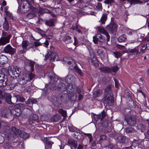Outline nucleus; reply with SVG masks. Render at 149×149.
Instances as JSON below:
<instances>
[{"instance_id":"36","label":"nucleus","mask_w":149,"mask_h":149,"mask_svg":"<svg viewBox=\"0 0 149 149\" xmlns=\"http://www.w3.org/2000/svg\"><path fill=\"white\" fill-rule=\"evenodd\" d=\"M139 50L136 47H135L131 49L130 51V52L132 53L133 55H136L139 54Z\"/></svg>"},{"instance_id":"27","label":"nucleus","mask_w":149,"mask_h":149,"mask_svg":"<svg viewBox=\"0 0 149 149\" xmlns=\"http://www.w3.org/2000/svg\"><path fill=\"white\" fill-rule=\"evenodd\" d=\"M37 10L38 9L36 8V10L35 12L34 11H30L32 13H28L26 16V17L29 19H31L33 18L36 16L35 14L37 11Z\"/></svg>"},{"instance_id":"41","label":"nucleus","mask_w":149,"mask_h":149,"mask_svg":"<svg viewBox=\"0 0 149 149\" xmlns=\"http://www.w3.org/2000/svg\"><path fill=\"white\" fill-rule=\"evenodd\" d=\"M125 131L127 133L134 132L136 131L134 128L131 127L126 128Z\"/></svg>"},{"instance_id":"12","label":"nucleus","mask_w":149,"mask_h":149,"mask_svg":"<svg viewBox=\"0 0 149 149\" xmlns=\"http://www.w3.org/2000/svg\"><path fill=\"white\" fill-rule=\"evenodd\" d=\"M117 27V26L116 24L111 22L107 25V29L112 33L116 31Z\"/></svg>"},{"instance_id":"42","label":"nucleus","mask_w":149,"mask_h":149,"mask_svg":"<svg viewBox=\"0 0 149 149\" xmlns=\"http://www.w3.org/2000/svg\"><path fill=\"white\" fill-rule=\"evenodd\" d=\"M19 136L24 139H26L28 138L29 135V134L26 133V132H24L22 134L21 133Z\"/></svg>"},{"instance_id":"6","label":"nucleus","mask_w":149,"mask_h":149,"mask_svg":"<svg viewBox=\"0 0 149 149\" xmlns=\"http://www.w3.org/2000/svg\"><path fill=\"white\" fill-rule=\"evenodd\" d=\"M35 62L33 61H28L25 63V69L28 72H33L34 71V67Z\"/></svg>"},{"instance_id":"9","label":"nucleus","mask_w":149,"mask_h":149,"mask_svg":"<svg viewBox=\"0 0 149 149\" xmlns=\"http://www.w3.org/2000/svg\"><path fill=\"white\" fill-rule=\"evenodd\" d=\"M93 40L95 43H97V41L101 42H104L105 41V39L104 36H103L100 34L98 33L96 36L93 37Z\"/></svg>"},{"instance_id":"37","label":"nucleus","mask_w":149,"mask_h":149,"mask_svg":"<svg viewBox=\"0 0 149 149\" xmlns=\"http://www.w3.org/2000/svg\"><path fill=\"white\" fill-rule=\"evenodd\" d=\"M39 12L41 14L44 13H51L50 11L49 10L45 8H40Z\"/></svg>"},{"instance_id":"7","label":"nucleus","mask_w":149,"mask_h":149,"mask_svg":"<svg viewBox=\"0 0 149 149\" xmlns=\"http://www.w3.org/2000/svg\"><path fill=\"white\" fill-rule=\"evenodd\" d=\"M4 131L3 133L6 137L9 139H11L13 137V134L10 132V127L7 125L3 126Z\"/></svg>"},{"instance_id":"18","label":"nucleus","mask_w":149,"mask_h":149,"mask_svg":"<svg viewBox=\"0 0 149 149\" xmlns=\"http://www.w3.org/2000/svg\"><path fill=\"white\" fill-rule=\"evenodd\" d=\"M63 60L65 61V64H68L70 65V67H72L74 66L75 62L74 60L70 59H68L66 58H65Z\"/></svg>"},{"instance_id":"54","label":"nucleus","mask_w":149,"mask_h":149,"mask_svg":"<svg viewBox=\"0 0 149 149\" xmlns=\"http://www.w3.org/2000/svg\"><path fill=\"white\" fill-rule=\"evenodd\" d=\"M58 98L54 96L52 97V102L54 103L57 102H58Z\"/></svg>"},{"instance_id":"47","label":"nucleus","mask_w":149,"mask_h":149,"mask_svg":"<svg viewBox=\"0 0 149 149\" xmlns=\"http://www.w3.org/2000/svg\"><path fill=\"white\" fill-rule=\"evenodd\" d=\"M6 14L10 19L12 20L14 19V17L11 13L9 12V11H6Z\"/></svg>"},{"instance_id":"31","label":"nucleus","mask_w":149,"mask_h":149,"mask_svg":"<svg viewBox=\"0 0 149 149\" xmlns=\"http://www.w3.org/2000/svg\"><path fill=\"white\" fill-rule=\"evenodd\" d=\"M11 130L13 133L16 135L19 136L20 134H21V131L15 127H12L11 128Z\"/></svg>"},{"instance_id":"4","label":"nucleus","mask_w":149,"mask_h":149,"mask_svg":"<svg viewBox=\"0 0 149 149\" xmlns=\"http://www.w3.org/2000/svg\"><path fill=\"white\" fill-rule=\"evenodd\" d=\"M104 100L109 106H112L114 102L113 94L111 93L107 94L104 98Z\"/></svg>"},{"instance_id":"3","label":"nucleus","mask_w":149,"mask_h":149,"mask_svg":"<svg viewBox=\"0 0 149 149\" xmlns=\"http://www.w3.org/2000/svg\"><path fill=\"white\" fill-rule=\"evenodd\" d=\"M65 81L67 84V86L68 88L70 89H72L73 88L72 84L74 83L75 81L74 77L71 75H68L64 79Z\"/></svg>"},{"instance_id":"56","label":"nucleus","mask_w":149,"mask_h":149,"mask_svg":"<svg viewBox=\"0 0 149 149\" xmlns=\"http://www.w3.org/2000/svg\"><path fill=\"white\" fill-rule=\"evenodd\" d=\"M71 38V37L70 36H67L63 37V40L64 41H66L69 40Z\"/></svg>"},{"instance_id":"48","label":"nucleus","mask_w":149,"mask_h":149,"mask_svg":"<svg viewBox=\"0 0 149 149\" xmlns=\"http://www.w3.org/2000/svg\"><path fill=\"white\" fill-rule=\"evenodd\" d=\"M58 112L64 117H65L66 116L67 113L66 111L62 109H61L59 110Z\"/></svg>"},{"instance_id":"24","label":"nucleus","mask_w":149,"mask_h":149,"mask_svg":"<svg viewBox=\"0 0 149 149\" xmlns=\"http://www.w3.org/2000/svg\"><path fill=\"white\" fill-rule=\"evenodd\" d=\"M58 55L57 53L55 51L51 52V61H54L56 58L57 60Z\"/></svg>"},{"instance_id":"34","label":"nucleus","mask_w":149,"mask_h":149,"mask_svg":"<svg viewBox=\"0 0 149 149\" xmlns=\"http://www.w3.org/2000/svg\"><path fill=\"white\" fill-rule=\"evenodd\" d=\"M127 40L126 36L125 34H123L120 36L118 38V40L119 42H121L125 41Z\"/></svg>"},{"instance_id":"43","label":"nucleus","mask_w":149,"mask_h":149,"mask_svg":"<svg viewBox=\"0 0 149 149\" xmlns=\"http://www.w3.org/2000/svg\"><path fill=\"white\" fill-rule=\"evenodd\" d=\"M85 45L87 47V48L90 52H91L92 51V49L91 46V43L89 42H87L86 43Z\"/></svg>"},{"instance_id":"44","label":"nucleus","mask_w":149,"mask_h":149,"mask_svg":"<svg viewBox=\"0 0 149 149\" xmlns=\"http://www.w3.org/2000/svg\"><path fill=\"white\" fill-rule=\"evenodd\" d=\"M113 86L112 85H108L106 88L105 91L106 92L111 91H112V88Z\"/></svg>"},{"instance_id":"33","label":"nucleus","mask_w":149,"mask_h":149,"mask_svg":"<svg viewBox=\"0 0 149 149\" xmlns=\"http://www.w3.org/2000/svg\"><path fill=\"white\" fill-rule=\"evenodd\" d=\"M12 111L14 113V114L17 116H20L21 113V111L19 109H13Z\"/></svg>"},{"instance_id":"51","label":"nucleus","mask_w":149,"mask_h":149,"mask_svg":"<svg viewBox=\"0 0 149 149\" xmlns=\"http://www.w3.org/2000/svg\"><path fill=\"white\" fill-rule=\"evenodd\" d=\"M116 47L117 48L120 49H125V47L124 46L118 44H116Z\"/></svg>"},{"instance_id":"52","label":"nucleus","mask_w":149,"mask_h":149,"mask_svg":"<svg viewBox=\"0 0 149 149\" xmlns=\"http://www.w3.org/2000/svg\"><path fill=\"white\" fill-rule=\"evenodd\" d=\"M114 0H105L104 3L108 4L111 5L112 3L113 2Z\"/></svg>"},{"instance_id":"15","label":"nucleus","mask_w":149,"mask_h":149,"mask_svg":"<svg viewBox=\"0 0 149 149\" xmlns=\"http://www.w3.org/2000/svg\"><path fill=\"white\" fill-rule=\"evenodd\" d=\"M97 31L100 33L105 35L107 37V41H109L110 37V36L105 29L101 26L97 27Z\"/></svg>"},{"instance_id":"35","label":"nucleus","mask_w":149,"mask_h":149,"mask_svg":"<svg viewBox=\"0 0 149 149\" xmlns=\"http://www.w3.org/2000/svg\"><path fill=\"white\" fill-rule=\"evenodd\" d=\"M127 1L130 3L131 5H135L141 3V1L139 0H127Z\"/></svg>"},{"instance_id":"22","label":"nucleus","mask_w":149,"mask_h":149,"mask_svg":"<svg viewBox=\"0 0 149 149\" xmlns=\"http://www.w3.org/2000/svg\"><path fill=\"white\" fill-rule=\"evenodd\" d=\"M44 142H45L46 144L45 147L47 149H51L52 148V144L54 143L52 141L47 140L46 139H45Z\"/></svg>"},{"instance_id":"38","label":"nucleus","mask_w":149,"mask_h":149,"mask_svg":"<svg viewBox=\"0 0 149 149\" xmlns=\"http://www.w3.org/2000/svg\"><path fill=\"white\" fill-rule=\"evenodd\" d=\"M33 87L31 84H30L28 86H26L25 88L24 89V91L25 92H28L30 91Z\"/></svg>"},{"instance_id":"26","label":"nucleus","mask_w":149,"mask_h":149,"mask_svg":"<svg viewBox=\"0 0 149 149\" xmlns=\"http://www.w3.org/2000/svg\"><path fill=\"white\" fill-rule=\"evenodd\" d=\"M55 21V20L54 19H51L49 20H46L45 24L49 26H54Z\"/></svg>"},{"instance_id":"23","label":"nucleus","mask_w":149,"mask_h":149,"mask_svg":"<svg viewBox=\"0 0 149 149\" xmlns=\"http://www.w3.org/2000/svg\"><path fill=\"white\" fill-rule=\"evenodd\" d=\"M102 93L103 91L102 90L98 89L93 93V97H97L101 96L102 94Z\"/></svg>"},{"instance_id":"11","label":"nucleus","mask_w":149,"mask_h":149,"mask_svg":"<svg viewBox=\"0 0 149 149\" xmlns=\"http://www.w3.org/2000/svg\"><path fill=\"white\" fill-rule=\"evenodd\" d=\"M5 52L11 55L14 54L16 51L15 49L13 48L10 45L6 46L4 49Z\"/></svg>"},{"instance_id":"19","label":"nucleus","mask_w":149,"mask_h":149,"mask_svg":"<svg viewBox=\"0 0 149 149\" xmlns=\"http://www.w3.org/2000/svg\"><path fill=\"white\" fill-rule=\"evenodd\" d=\"M9 109L8 108L2 109L1 112V114L3 117L7 118L9 114Z\"/></svg>"},{"instance_id":"10","label":"nucleus","mask_w":149,"mask_h":149,"mask_svg":"<svg viewBox=\"0 0 149 149\" xmlns=\"http://www.w3.org/2000/svg\"><path fill=\"white\" fill-rule=\"evenodd\" d=\"M27 40L23 41L22 43V46L23 49L27 50L30 48L34 47L33 44L29 43Z\"/></svg>"},{"instance_id":"62","label":"nucleus","mask_w":149,"mask_h":149,"mask_svg":"<svg viewBox=\"0 0 149 149\" xmlns=\"http://www.w3.org/2000/svg\"><path fill=\"white\" fill-rule=\"evenodd\" d=\"M25 49H22L20 50H19L18 51V53H19V54H23L24 53H25L26 52V50H25Z\"/></svg>"},{"instance_id":"8","label":"nucleus","mask_w":149,"mask_h":149,"mask_svg":"<svg viewBox=\"0 0 149 149\" xmlns=\"http://www.w3.org/2000/svg\"><path fill=\"white\" fill-rule=\"evenodd\" d=\"M7 80L5 81L4 80L0 79V87L3 88L5 87V89L7 90H12L13 89V86L12 87V84L9 85Z\"/></svg>"},{"instance_id":"2","label":"nucleus","mask_w":149,"mask_h":149,"mask_svg":"<svg viewBox=\"0 0 149 149\" xmlns=\"http://www.w3.org/2000/svg\"><path fill=\"white\" fill-rule=\"evenodd\" d=\"M125 119L127 124L130 126H134L136 123V116L132 115L130 112L125 114Z\"/></svg>"},{"instance_id":"63","label":"nucleus","mask_w":149,"mask_h":149,"mask_svg":"<svg viewBox=\"0 0 149 149\" xmlns=\"http://www.w3.org/2000/svg\"><path fill=\"white\" fill-rule=\"evenodd\" d=\"M120 140H119L120 142L124 143L125 142V137H120Z\"/></svg>"},{"instance_id":"30","label":"nucleus","mask_w":149,"mask_h":149,"mask_svg":"<svg viewBox=\"0 0 149 149\" xmlns=\"http://www.w3.org/2000/svg\"><path fill=\"white\" fill-rule=\"evenodd\" d=\"M126 52V51H124L122 52V53L120 52H113V54L114 56L115 57L117 58H118L122 55V54Z\"/></svg>"},{"instance_id":"49","label":"nucleus","mask_w":149,"mask_h":149,"mask_svg":"<svg viewBox=\"0 0 149 149\" xmlns=\"http://www.w3.org/2000/svg\"><path fill=\"white\" fill-rule=\"evenodd\" d=\"M138 127L139 129H140L141 131L142 132H143L145 129V126L144 125L141 124H140L138 125Z\"/></svg>"},{"instance_id":"17","label":"nucleus","mask_w":149,"mask_h":149,"mask_svg":"<svg viewBox=\"0 0 149 149\" xmlns=\"http://www.w3.org/2000/svg\"><path fill=\"white\" fill-rule=\"evenodd\" d=\"M68 144L71 147H73L75 149L77 148V141L74 139H68Z\"/></svg>"},{"instance_id":"55","label":"nucleus","mask_w":149,"mask_h":149,"mask_svg":"<svg viewBox=\"0 0 149 149\" xmlns=\"http://www.w3.org/2000/svg\"><path fill=\"white\" fill-rule=\"evenodd\" d=\"M113 72H116L118 69V67L117 65H114L112 67Z\"/></svg>"},{"instance_id":"13","label":"nucleus","mask_w":149,"mask_h":149,"mask_svg":"<svg viewBox=\"0 0 149 149\" xmlns=\"http://www.w3.org/2000/svg\"><path fill=\"white\" fill-rule=\"evenodd\" d=\"M10 35L6 36H3L0 38V46L3 45L8 43L10 41Z\"/></svg>"},{"instance_id":"20","label":"nucleus","mask_w":149,"mask_h":149,"mask_svg":"<svg viewBox=\"0 0 149 149\" xmlns=\"http://www.w3.org/2000/svg\"><path fill=\"white\" fill-rule=\"evenodd\" d=\"M4 97L5 101L7 103L9 104H11L12 103L14 104L15 103V102H11V96L10 94L5 93L4 94Z\"/></svg>"},{"instance_id":"1","label":"nucleus","mask_w":149,"mask_h":149,"mask_svg":"<svg viewBox=\"0 0 149 149\" xmlns=\"http://www.w3.org/2000/svg\"><path fill=\"white\" fill-rule=\"evenodd\" d=\"M36 8L26 1H23L19 6L18 11L22 13H25L29 11L36 12Z\"/></svg>"},{"instance_id":"39","label":"nucleus","mask_w":149,"mask_h":149,"mask_svg":"<svg viewBox=\"0 0 149 149\" xmlns=\"http://www.w3.org/2000/svg\"><path fill=\"white\" fill-rule=\"evenodd\" d=\"M100 70L105 73L109 72L111 71V69L110 68L107 67H103L100 68Z\"/></svg>"},{"instance_id":"46","label":"nucleus","mask_w":149,"mask_h":149,"mask_svg":"<svg viewBox=\"0 0 149 149\" xmlns=\"http://www.w3.org/2000/svg\"><path fill=\"white\" fill-rule=\"evenodd\" d=\"M68 128L70 131L72 132H74L77 129L76 127L72 125H69Z\"/></svg>"},{"instance_id":"57","label":"nucleus","mask_w":149,"mask_h":149,"mask_svg":"<svg viewBox=\"0 0 149 149\" xmlns=\"http://www.w3.org/2000/svg\"><path fill=\"white\" fill-rule=\"evenodd\" d=\"M147 47L146 45H143L140 49L141 52L142 53L144 52V50L146 49Z\"/></svg>"},{"instance_id":"21","label":"nucleus","mask_w":149,"mask_h":149,"mask_svg":"<svg viewBox=\"0 0 149 149\" xmlns=\"http://www.w3.org/2000/svg\"><path fill=\"white\" fill-rule=\"evenodd\" d=\"M13 99H14L15 100V103L17 102V101L23 102L25 100V99L24 97L19 95H16L13 96Z\"/></svg>"},{"instance_id":"64","label":"nucleus","mask_w":149,"mask_h":149,"mask_svg":"<svg viewBox=\"0 0 149 149\" xmlns=\"http://www.w3.org/2000/svg\"><path fill=\"white\" fill-rule=\"evenodd\" d=\"M102 115L101 119H103L106 116V114L104 110H103L101 113Z\"/></svg>"},{"instance_id":"45","label":"nucleus","mask_w":149,"mask_h":149,"mask_svg":"<svg viewBox=\"0 0 149 149\" xmlns=\"http://www.w3.org/2000/svg\"><path fill=\"white\" fill-rule=\"evenodd\" d=\"M96 8L99 11H101L102 9V7L101 3L98 2L97 3Z\"/></svg>"},{"instance_id":"14","label":"nucleus","mask_w":149,"mask_h":149,"mask_svg":"<svg viewBox=\"0 0 149 149\" xmlns=\"http://www.w3.org/2000/svg\"><path fill=\"white\" fill-rule=\"evenodd\" d=\"M38 119V116L36 114L32 113L30 114L29 117L28 121L30 124L32 125Z\"/></svg>"},{"instance_id":"58","label":"nucleus","mask_w":149,"mask_h":149,"mask_svg":"<svg viewBox=\"0 0 149 149\" xmlns=\"http://www.w3.org/2000/svg\"><path fill=\"white\" fill-rule=\"evenodd\" d=\"M78 25L76 24H73L72 27V29L73 30H75V31L77 30L78 29Z\"/></svg>"},{"instance_id":"32","label":"nucleus","mask_w":149,"mask_h":149,"mask_svg":"<svg viewBox=\"0 0 149 149\" xmlns=\"http://www.w3.org/2000/svg\"><path fill=\"white\" fill-rule=\"evenodd\" d=\"M4 21L3 24V27L4 29L7 31L9 29L8 22L6 18H4Z\"/></svg>"},{"instance_id":"29","label":"nucleus","mask_w":149,"mask_h":149,"mask_svg":"<svg viewBox=\"0 0 149 149\" xmlns=\"http://www.w3.org/2000/svg\"><path fill=\"white\" fill-rule=\"evenodd\" d=\"M107 15L106 13L102 14L99 22H101L102 24H104L105 22L107 19Z\"/></svg>"},{"instance_id":"16","label":"nucleus","mask_w":149,"mask_h":149,"mask_svg":"<svg viewBox=\"0 0 149 149\" xmlns=\"http://www.w3.org/2000/svg\"><path fill=\"white\" fill-rule=\"evenodd\" d=\"M22 77L24 81L27 82L33 79L35 77V75L31 72L29 75L24 74L23 75Z\"/></svg>"},{"instance_id":"61","label":"nucleus","mask_w":149,"mask_h":149,"mask_svg":"<svg viewBox=\"0 0 149 149\" xmlns=\"http://www.w3.org/2000/svg\"><path fill=\"white\" fill-rule=\"evenodd\" d=\"M134 31L131 29H129L127 32V34L130 35H131L134 33Z\"/></svg>"},{"instance_id":"60","label":"nucleus","mask_w":149,"mask_h":149,"mask_svg":"<svg viewBox=\"0 0 149 149\" xmlns=\"http://www.w3.org/2000/svg\"><path fill=\"white\" fill-rule=\"evenodd\" d=\"M52 119L54 122H57L59 120L58 117L56 116H54L52 118Z\"/></svg>"},{"instance_id":"59","label":"nucleus","mask_w":149,"mask_h":149,"mask_svg":"<svg viewBox=\"0 0 149 149\" xmlns=\"http://www.w3.org/2000/svg\"><path fill=\"white\" fill-rule=\"evenodd\" d=\"M114 80L115 81V83L116 87L117 88H118L119 86V84L118 81L115 79H114Z\"/></svg>"},{"instance_id":"28","label":"nucleus","mask_w":149,"mask_h":149,"mask_svg":"<svg viewBox=\"0 0 149 149\" xmlns=\"http://www.w3.org/2000/svg\"><path fill=\"white\" fill-rule=\"evenodd\" d=\"M37 102V100L33 98H30L26 101V103L27 104H36Z\"/></svg>"},{"instance_id":"50","label":"nucleus","mask_w":149,"mask_h":149,"mask_svg":"<svg viewBox=\"0 0 149 149\" xmlns=\"http://www.w3.org/2000/svg\"><path fill=\"white\" fill-rule=\"evenodd\" d=\"M27 82L25 81H24V80L23 79V77H22V78L20 79V80L19 81V84L21 85L25 84Z\"/></svg>"},{"instance_id":"53","label":"nucleus","mask_w":149,"mask_h":149,"mask_svg":"<svg viewBox=\"0 0 149 149\" xmlns=\"http://www.w3.org/2000/svg\"><path fill=\"white\" fill-rule=\"evenodd\" d=\"M97 53L98 55V56H100L102 55L103 54V51L102 49H99L97 50Z\"/></svg>"},{"instance_id":"5","label":"nucleus","mask_w":149,"mask_h":149,"mask_svg":"<svg viewBox=\"0 0 149 149\" xmlns=\"http://www.w3.org/2000/svg\"><path fill=\"white\" fill-rule=\"evenodd\" d=\"M65 80L64 79H61L59 80V83L58 85V89L61 91H65L68 89H70L65 84Z\"/></svg>"},{"instance_id":"40","label":"nucleus","mask_w":149,"mask_h":149,"mask_svg":"<svg viewBox=\"0 0 149 149\" xmlns=\"http://www.w3.org/2000/svg\"><path fill=\"white\" fill-rule=\"evenodd\" d=\"M92 65L96 67H97L99 66V64L97 59L95 57L93 58V61L92 63Z\"/></svg>"},{"instance_id":"25","label":"nucleus","mask_w":149,"mask_h":149,"mask_svg":"<svg viewBox=\"0 0 149 149\" xmlns=\"http://www.w3.org/2000/svg\"><path fill=\"white\" fill-rule=\"evenodd\" d=\"M8 59L5 55H2L0 56V62L2 64L6 63L7 62Z\"/></svg>"}]
</instances>
